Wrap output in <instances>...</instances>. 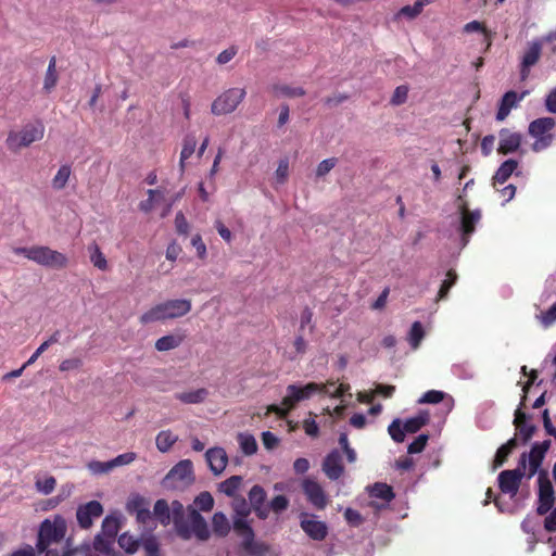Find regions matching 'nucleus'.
<instances>
[{"label": "nucleus", "instance_id": "1", "mask_svg": "<svg viewBox=\"0 0 556 556\" xmlns=\"http://www.w3.org/2000/svg\"><path fill=\"white\" fill-rule=\"evenodd\" d=\"M232 508L236 514L233 529L242 538V548L251 556H263L268 552L265 543L254 541V531L247 521L251 513V505L242 496H237L232 501Z\"/></svg>", "mask_w": 556, "mask_h": 556}, {"label": "nucleus", "instance_id": "2", "mask_svg": "<svg viewBox=\"0 0 556 556\" xmlns=\"http://www.w3.org/2000/svg\"><path fill=\"white\" fill-rule=\"evenodd\" d=\"M324 389L325 384L316 382H308L303 387L289 384L287 395L282 399V406L271 404L267 407V414L274 413L279 418H286L299 402L309 399L315 393H323Z\"/></svg>", "mask_w": 556, "mask_h": 556}, {"label": "nucleus", "instance_id": "3", "mask_svg": "<svg viewBox=\"0 0 556 556\" xmlns=\"http://www.w3.org/2000/svg\"><path fill=\"white\" fill-rule=\"evenodd\" d=\"M191 311V301L186 299L168 300L160 303L141 315V321H156L179 318Z\"/></svg>", "mask_w": 556, "mask_h": 556}, {"label": "nucleus", "instance_id": "4", "mask_svg": "<svg viewBox=\"0 0 556 556\" xmlns=\"http://www.w3.org/2000/svg\"><path fill=\"white\" fill-rule=\"evenodd\" d=\"M66 529V521L60 515H55L52 520L45 519L39 527L38 540L36 544L38 552L47 553V551H49L48 547L52 543L61 542L65 536Z\"/></svg>", "mask_w": 556, "mask_h": 556}, {"label": "nucleus", "instance_id": "5", "mask_svg": "<svg viewBox=\"0 0 556 556\" xmlns=\"http://www.w3.org/2000/svg\"><path fill=\"white\" fill-rule=\"evenodd\" d=\"M555 119L553 117H540L529 124L528 132L535 140L531 146L534 152H541L552 146L554 141Z\"/></svg>", "mask_w": 556, "mask_h": 556}, {"label": "nucleus", "instance_id": "6", "mask_svg": "<svg viewBox=\"0 0 556 556\" xmlns=\"http://www.w3.org/2000/svg\"><path fill=\"white\" fill-rule=\"evenodd\" d=\"M45 127L41 123L28 124L18 132H10L7 144L11 150H20L30 146L35 141L42 139Z\"/></svg>", "mask_w": 556, "mask_h": 556}, {"label": "nucleus", "instance_id": "7", "mask_svg": "<svg viewBox=\"0 0 556 556\" xmlns=\"http://www.w3.org/2000/svg\"><path fill=\"white\" fill-rule=\"evenodd\" d=\"M458 212L460 217V224L458 231L460 233V240L463 245H467L470 236L475 232L477 224L481 220L482 214L479 208L469 210L467 202L463 200V195H458Z\"/></svg>", "mask_w": 556, "mask_h": 556}, {"label": "nucleus", "instance_id": "8", "mask_svg": "<svg viewBox=\"0 0 556 556\" xmlns=\"http://www.w3.org/2000/svg\"><path fill=\"white\" fill-rule=\"evenodd\" d=\"M247 92L243 88H230L218 96L212 103L211 111L214 115L232 113L243 101Z\"/></svg>", "mask_w": 556, "mask_h": 556}, {"label": "nucleus", "instance_id": "9", "mask_svg": "<svg viewBox=\"0 0 556 556\" xmlns=\"http://www.w3.org/2000/svg\"><path fill=\"white\" fill-rule=\"evenodd\" d=\"M194 480L193 465L189 459L180 460L164 478V484L168 488L184 489Z\"/></svg>", "mask_w": 556, "mask_h": 556}, {"label": "nucleus", "instance_id": "10", "mask_svg": "<svg viewBox=\"0 0 556 556\" xmlns=\"http://www.w3.org/2000/svg\"><path fill=\"white\" fill-rule=\"evenodd\" d=\"M538 483L539 504L536 507V513L538 515L543 516L552 509L555 503L554 488L548 478L547 471L541 470L539 472Z\"/></svg>", "mask_w": 556, "mask_h": 556}, {"label": "nucleus", "instance_id": "11", "mask_svg": "<svg viewBox=\"0 0 556 556\" xmlns=\"http://www.w3.org/2000/svg\"><path fill=\"white\" fill-rule=\"evenodd\" d=\"M33 262L48 268L62 269L67 266L68 260L63 253L52 250L49 247L36 245Z\"/></svg>", "mask_w": 556, "mask_h": 556}, {"label": "nucleus", "instance_id": "12", "mask_svg": "<svg viewBox=\"0 0 556 556\" xmlns=\"http://www.w3.org/2000/svg\"><path fill=\"white\" fill-rule=\"evenodd\" d=\"M153 519H156L163 526L170 523L173 518L168 503L163 498L157 500L154 504L153 511H151L149 504L141 497V523L146 525Z\"/></svg>", "mask_w": 556, "mask_h": 556}, {"label": "nucleus", "instance_id": "13", "mask_svg": "<svg viewBox=\"0 0 556 556\" xmlns=\"http://www.w3.org/2000/svg\"><path fill=\"white\" fill-rule=\"evenodd\" d=\"M300 527L314 541H324L328 535L327 523L318 520L315 515L302 513L300 515Z\"/></svg>", "mask_w": 556, "mask_h": 556}, {"label": "nucleus", "instance_id": "14", "mask_svg": "<svg viewBox=\"0 0 556 556\" xmlns=\"http://www.w3.org/2000/svg\"><path fill=\"white\" fill-rule=\"evenodd\" d=\"M302 490L307 501L318 510L326 508L328 504L327 495L323 486L312 478H305L302 481Z\"/></svg>", "mask_w": 556, "mask_h": 556}, {"label": "nucleus", "instance_id": "15", "mask_svg": "<svg viewBox=\"0 0 556 556\" xmlns=\"http://www.w3.org/2000/svg\"><path fill=\"white\" fill-rule=\"evenodd\" d=\"M523 476L521 468L503 470L497 478L500 490L514 497L518 493Z\"/></svg>", "mask_w": 556, "mask_h": 556}, {"label": "nucleus", "instance_id": "16", "mask_svg": "<svg viewBox=\"0 0 556 556\" xmlns=\"http://www.w3.org/2000/svg\"><path fill=\"white\" fill-rule=\"evenodd\" d=\"M103 514V506L100 502L93 500L84 505H79L76 510L78 526L81 529H89L94 518H99Z\"/></svg>", "mask_w": 556, "mask_h": 556}, {"label": "nucleus", "instance_id": "17", "mask_svg": "<svg viewBox=\"0 0 556 556\" xmlns=\"http://www.w3.org/2000/svg\"><path fill=\"white\" fill-rule=\"evenodd\" d=\"M522 139L523 137L520 132L513 131L509 128H502L498 131V154L507 155L517 152L521 147Z\"/></svg>", "mask_w": 556, "mask_h": 556}, {"label": "nucleus", "instance_id": "18", "mask_svg": "<svg viewBox=\"0 0 556 556\" xmlns=\"http://www.w3.org/2000/svg\"><path fill=\"white\" fill-rule=\"evenodd\" d=\"M551 447V441L545 440L543 442H536L532 445L531 451L529 453V473L528 478H532L535 473L540 472L539 468L542 465V462L545 457V454Z\"/></svg>", "mask_w": 556, "mask_h": 556}, {"label": "nucleus", "instance_id": "19", "mask_svg": "<svg viewBox=\"0 0 556 556\" xmlns=\"http://www.w3.org/2000/svg\"><path fill=\"white\" fill-rule=\"evenodd\" d=\"M249 501L252 509L260 519H266L268 517L269 508L265 504L266 492L261 485L255 484L252 486L249 492Z\"/></svg>", "mask_w": 556, "mask_h": 556}, {"label": "nucleus", "instance_id": "20", "mask_svg": "<svg viewBox=\"0 0 556 556\" xmlns=\"http://www.w3.org/2000/svg\"><path fill=\"white\" fill-rule=\"evenodd\" d=\"M528 94V91H522L518 94L516 91L510 90L504 93L500 101L498 110L496 113V121L503 122L509 115L511 109L517 108L518 103Z\"/></svg>", "mask_w": 556, "mask_h": 556}, {"label": "nucleus", "instance_id": "21", "mask_svg": "<svg viewBox=\"0 0 556 556\" xmlns=\"http://www.w3.org/2000/svg\"><path fill=\"white\" fill-rule=\"evenodd\" d=\"M169 509L177 534L184 540L190 539L189 526L185 520L184 505L178 501H174Z\"/></svg>", "mask_w": 556, "mask_h": 556}, {"label": "nucleus", "instance_id": "22", "mask_svg": "<svg viewBox=\"0 0 556 556\" xmlns=\"http://www.w3.org/2000/svg\"><path fill=\"white\" fill-rule=\"evenodd\" d=\"M323 470L330 480H338L344 471L339 451H331L324 459Z\"/></svg>", "mask_w": 556, "mask_h": 556}, {"label": "nucleus", "instance_id": "23", "mask_svg": "<svg viewBox=\"0 0 556 556\" xmlns=\"http://www.w3.org/2000/svg\"><path fill=\"white\" fill-rule=\"evenodd\" d=\"M205 458L211 471L215 476L220 475L228 464V456L223 447L208 448L205 453Z\"/></svg>", "mask_w": 556, "mask_h": 556}, {"label": "nucleus", "instance_id": "24", "mask_svg": "<svg viewBox=\"0 0 556 556\" xmlns=\"http://www.w3.org/2000/svg\"><path fill=\"white\" fill-rule=\"evenodd\" d=\"M542 52V45L539 41H533L529 45L527 51L523 54L522 62H521V68H520V76L521 79L525 80L528 78L530 73V67L538 63L540 60Z\"/></svg>", "mask_w": 556, "mask_h": 556}, {"label": "nucleus", "instance_id": "25", "mask_svg": "<svg viewBox=\"0 0 556 556\" xmlns=\"http://www.w3.org/2000/svg\"><path fill=\"white\" fill-rule=\"evenodd\" d=\"M190 521V534L193 533L199 540L205 541L210 536V531L207 528V523L205 519L201 516V514L192 509L189 514Z\"/></svg>", "mask_w": 556, "mask_h": 556}, {"label": "nucleus", "instance_id": "26", "mask_svg": "<svg viewBox=\"0 0 556 556\" xmlns=\"http://www.w3.org/2000/svg\"><path fill=\"white\" fill-rule=\"evenodd\" d=\"M518 161L514 159H508L504 161L497 170L495 172L493 178H492V185L494 188H497L500 185H504L509 177L514 174V172L518 167Z\"/></svg>", "mask_w": 556, "mask_h": 556}, {"label": "nucleus", "instance_id": "27", "mask_svg": "<svg viewBox=\"0 0 556 556\" xmlns=\"http://www.w3.org/2000/svg\"><path fill=\"white\" fill-rule=\"evenodd\" d=\"M433 0H416L413 5H404L394 15V21L406 18L413 21L418 17L426 5L432 3Z\"/></svg>", "mask_w": 556, "mask_h": 556}, {"label": "nucleus", "instance_id": "28", "mask_svg": "<svg viewBox=\"0 0 556 556\" xmlns=\"http://www.w3.org/2000/svg\"><path fill=\"white\" fill-rule=\"evenodd\" d=\"M121 519L122 515L119 513L108 515L102 521L100 534L115 540L121 529Z\"/></svg>", "mask_w": 556, "mask_h": 556}, {"label": "nucleus", "instance_id": "29", "mask_svg": "<svg viewBox=\"0 0 556 556\" xmlns=\"http://www.w3.org/2000/svg\"><path fill=\"white\" fill-rule=\"evenodd\" d=\"M185 339V333L177 332L167 334L156 340L155 349L160 352L170 351L180 346Z\"/></svg>", "mask_w": 556, "mask_h": 556}, {"label": "nucleus", "instance_id": "30", "mask_svg": "<svg viewBox=\"0 0 556 556\" xmlns=\"http://www.w3.org/2000/svg\"><path fill=\"white\" fill-rule=\"evenodd\" d=\"M430 421V414L427 410H420L416 416L406 419L404 430L406 433L414 434L418 432L422 427L428 425Z\"/></svg>", "mask_w": 556, "mask_h": 556}, {"label": "nucleus", "instance_id": "31", "mask_svg": "<svg viewBox=\"0 0 556 556\" xmlns=\"http://www.w3.org/2000/svg\"><path fill=\"white\" fill-rule=\"evenodd\" d=\"M517 446L518 441L516 437L509 439L505 444L501 445L496 451L493 460V468L496 469L498 467H502Z\"/></svg>", "mask_w": 556, "mask_h": 556}, {"label": "nucleus", "instance_id": "32", "mask_svg": "<svg viewBox=\"0 0 556 556\" xmlns=\"http://www.w3.org/2000/svg\"><path fill=\"white\" fill-rule=\"evenodd\" d=\"M208 391L205 388H200L193 391H187L176 394V399L186 404H199L205 401Z\"/></svg>", "mask_w": 556, "mask_h": 556}, {"label": "nucleus", "instance_id": "33", "mask_svg": "<svg viewBox=\"0 0 556 556\" xmlns=\"http://www.w3.org/2000/svg\"><path fill=\"white\" fill-rule=\"evenodd\" d=\"M369 495L370 497L383 500L387 503L391 502L395 496L393 489L387 483L382 482L375 483L369 489Z\"/></svg>", "mask_w": 556, "mask_h": 556}, {"label": "nucleus", "instance_id": "34", "mask_svg": "<svg viewBox=\"0 0 556 556\" xmlns=\"http://www.w3.org/2000/svg\"><path fill=\"white\" fill-rule=\"evenodd\" d=\"M197 147V139L194 136L188 135L184 139L182 149L180 152V170L184 172L186 167V161L194 153Z\"/></svg>", "mask_w": 556, "mask_h": 556}, {"label": "nucleus", "instance_id": "35", "mask_svg": "<svg viewBox=\"0 0 556 556\" xmlns=\"http://www.w3.org/2000/svg\"><path fill=\"white\" fill-rule=\"evenodd\" d=\"M56 59L55 56H52L49 61V65L45 75L43 90L49 93L56 86Z\"/></svg>", "mask_w": 556, "mask_h": 556}, {"label": "nucleus", "instance_id": "36", "mask_svg": "<svg viewBox=\"0 0 556 556\" xmlns=\"http://www.w3.org/2000/svg\"><path fill=\"white\" fill-rule=\"evenodd\" d=\"M212 527L215 534L225 536L230 530V525L225 514L217 511L213 515Z\"/></svg>", "mask_w": 556, "mask_h": 556}, {"label": "nucleus", "instance_id": "37", "mask_svg": "<svg viewBox=\"0 0 556 556\" xmlns=\"http://www.w3.org/2000/svg\"><path fill=\"white\" fill-rule=\"evenodd\" d=\"M90 262L100 270H106L108 262L99 245L93 242L88 247Z\"/></svg>", "mask_w": 556, "mask_h": 556}, {"label": "nucleus", "instance_id": "38", "mask_svg": "<svg viewBox=\"0 0 556 556\" xmlns=\"http://www.w3.org/2000/svg\"><path fill=\"white\" fill-rule=\"evenodd\" d=\"M72 169L71 166L65 164L62 165L55 176L52 179V188L54 190H62L66 187L68 179L71 177Z\"/></svg>", "mask_w": 556, "mask_h": 556}, {"label": "nucleus", "instance_id": "39", "mask_svg": "<svg viewBox=\"0 0 556 556\" xmlns=\"http://www.w3.org/2000/svg\"><path fill=\"white\" fill-rule=\"evenodd\" d=\"M242 483L241 476H231L219 484V491L227 496L236 497V492L239 490Z\"/></svg>", "mask_w": 556, "mask_h": 556}, {"label": "nucleus", "instance_id": "40", "mask_svg": "<svg viewBox=\"0 0 556 556\" xmlns=\"http://www.w3.org/2000/svg\"><path fill=\"white\" fill-rule=\"evenodd\" d=\"M141 547L144 549L146 556H162L160 543L154 535H141Z\"/></svg>", "mask_w": 556, "mask_h": 556}, {"label": "nucleus", "instance_id": "41", "mask_svg": "<svg viewBox=\"0 0 556 556\" xmlns=\"http://www.w3.org/2000/svg\"><path fill=\"white\" fill-rule=\"evenodd\" d=\"M117 543L127 554H134L139 549V539L124 532L118 536Z\"/></svg>", "mask_w": 556, "mask_h": 556}, {"label": "nucleus", "instance_id": "42", "mask_svg": "<svg viewBox=\"0 0 556 556\" xmlns=\"http://www.w3.org/2000/svg\"><path fill=\"white\" fill-rule=\"evenodd\" d=\"M238 442L240 444V448L245 455H253L257 451V443L255 438L252 434L248 433H239Z\"/></svg>", "mask_w": 556, "mask_h": 556}, {"label": "nucleus", "instance_id": "43", "mask_svg": "<svg viewBox=\"0 0 556 556\" xmlns=\"http://www.w3.org/2000/svg\"><path fill=\"white\" fill-rule=\"evenodd\" d=\"M177 439V435H175L169 430L161 431L156 437V446L161 452H167L170 450Z\"/></svg>", "mask_w": 556, "mask_h": 556}, {"label": "nucleus", "instance_id": "44", "mask_svg": "<svg viewBox=\"0 0 556 556\" xmlns=\"http://www.w3.org/2000/svg\"><path fill=\"white\" fill-rule=\"evenodd\" d=\"M113 539L98 533L94 538L93 547L97 552H100L106 556H111L113 554Z\"/></svg>", "mask_w": 556, "mask_h": 556}, {"label": "nucleus", "instance_id": "45", "mask_svg": "<svg viewBox=\"0 0 556 556\" xmlns=\"http://www.w3.org/2000/svg\"><path fill=\"white\" fill-rule=\"evenodd\" d=\"M388 432L391 439L396 443H402L405 440L404 425L401 419L395 418L388 427Z\"/></svg>", "mask_w": 556, "mask_h": 556}, {"label": "nucleus", "instance_id": "46", "mask_svg": "<svg viewBox=\"0 0 556 556\" xmlns=\"http://www.w3.org/2000/svg\"><path fill=\"white\" fill-rule=\"evenodd\" d=\"M456 271L454 269H450L446 273V278L441 283L440 290L438 292V300H444L447 296L450 289L456 283Z\"/></svg>", "mask_w": 556, "mask_h": 556}, {"label": "nucleus", "instance_id": "47", "mask_svg": "<svg viewBox=\"0 0 556 556\" xmlns=\"http://www.w3.org/2000/svg\"><path fill=\"white\" fill-rule=\"evenodd\" d=\"M149 198L144 203H141V210L149 211L154 208L157 204L165 200L164 191L160 189L149 190Z\"/></svg>", "mask_w": 556, "mask_h": 556}, {"label": "nucleus", "instance_id": "48", "mask_svg": "<svg viewBox=\"0 0 556 556\" xmlns=\"http://www.w3.org/2000/svg\"><path fill=\"white\" fill-rule=\"evenodd\" d=\"M425 337L424 327L420 321H415L412 325L408 341L413 349H417Z\"/></svg>", "mask_w": 556, "mask_h": 556}, {"label": "nucleus", "instance_id": "49", "mask_svg": "<svg viewBox=\"0 0 556 556\" xmlns=\"http://www.w3.org/2000/svg\"><path fill=\"white\" fill-rule=\"evenodd\" d=\"M276 93H280L282 96L289 98L303 97L305 94V90L302 87H290L288 85H275L273 87Z\"/></svg>", "mask_w": 556, "mask_h": 556}, {"label": "nucleus", "instance_id": "50", "mask_svg": "<svg viewBox=\"0 0 556 556\" xmlns=\"http://www.w3.org/2000/svg\"><path fill=\"white\" fill-rule=\"evenodd\" d=\"M446 394L443 391L429 390L418 400L419 404H438L444 400Z\"/></svg>", "mask_w": 556, "mask_h": 556}, {"label": "nucleus", "instance_id": "51", "mask_svg": "<svg viewBox=\"0 0 556 556\" xmlns=\"http://www.w3.org/2000/svg\"><path fill=\"white\" fill-rule=\"evenodd\" d=\"M197 507L202 511H210L214 506V498L208 492L200 493L194 501Z\"/></svg>", "mask_w": 556, "mask_h": 556}, {"label": "nucleus", "instance_id": "52", "mask_svg": "<svg viewBox=\"0 0 556 556\" xmlns=\"http://www.w3.org/2000/svg\"><path fill=\"white\" fill-rule=\"evenodd\" d=\"M267 506L269 511L273 510L274 513L279 514L288 508L289 500L286 495H276Z\"/></svg>", "mask_w": 556, "mask_h": 556}, {"label": "nucleus", "instance_id": "53", "mask_svg": "<svg viewBox=\"0 0 556 556\" xmlns=\"http://www.w3.org/2000/svg\"><path fill=\"white\" fill-rule=\"evenodd\" d=\"M429 440V435L428 434H419L407 447V452L408 454H418V453H421L426 445H427V442Z\"/></svg>", "mask_w": 556, "mask_h": 556}, {"label": "nucleus", "instance_id": "54", "mask_svg": "<svg viewBox=\"0 0 556 556\" xmlns=\"http://www.w3.org/2000/svg\"><path fill=\"white\" fill-rule=\"evenodd\" d=\"M88 468L94 475L106 473L114 469L111 460H108V462L92 460L88 464Z\"/></svg>", "mask_w": 556, "mask_h": 556}, {"label": "nucleus", "instance_id": "55", "mask_svg": "<svg viewBox=\"0 0 556 556\" xmlns=\"http://www.w3.org/2000/svg\"><path fill=\"white\" fill-rule=\"evenodd\" d=\"M408 97V87L405 85L397 86L392 94L391 104L401 105L406 102Z\"/></svg>", "mask_w": 556, "mask_h": 556}, {"label": "nucleus", "instance_id": "56", "mask_svg": "<svg viewBox=\"0 0 556 556\" xmlns=\"http://www.w3.org/2000/svg\"><path fill=\"white\" fill-rule=\"evenodd\" d=\"M175 228L178 235L187 236L190 230V225L182 212H178L175 216Z\"/></svg>", "mask_w": 556, "mask_h": 556}, {"label": "nucleus", "instance_id": "57", "mask_svg": "<svg viewBox=\"0 0 556 556\" xmlns=\"http://www.w3.org/2000/svg\"><path fill=\"white\" fill-rule=\"evenodd\" d=\"M541 324L547 328L556 321V302L546 311L536 316Z\"/></svg>", "mask_w": 556, "mask_h": 556}, {"label": "nucleus", "instance_id": "58", "mask_svg": "<svg viewBox=\"0 0 556 556\" xmlns=\"http://www.w3.org/2000/svg\"><path fill=\"white\" fill-rule=\"evenodd\" d=\"M337 162L338 160L336 157H330L321 161L316 168V176H326L337 165Z\"/></svg>", "mask_w": 556, "mask_h": 556}, {"label": "nucleus", "instance_id": "59", "mask_svg": "<svg viewBox=\"0 0 556 556\" xmlns=\"http://www.w3.org/2000/svg\"><path fill=\"white\" fill-rule=\"evenodd\" d=\"M55 484L56 480L53 477H48L45 480H38L36 482V488L42 494L48 495L54 490Z\"/></svg>", "mask_w": 556, "mask_h": 556}, {"label": "nucleus", "instance_id": "60", "mask_svg": "<svg viewBox=\"0 0 556 556\" xmlns=\"http://www.w3.org/2000/svg\"><path fill=\"white\" fill-rule=\"evenodd\" d=\"M516 435H520L523 443H527L535 433L536 427L534 425H521L516 428Z\"/></svg>", "mask_w": 556, "mask_h": 556}, {"label": "nucleus", "instance_id": "61", "mask_svg": "<svg viewBox=\"0 0 556 556\" xmlns=\"http://www.w3.org/2000/svg\"><path fill=\"white\" fill-rule=\"evenodd\" d=\"M191 245L197 251V256L200 258V260H204L206 258V245L205 243L203 242L202 240V237L200 233H197L194 235L192 238H191Z\"/></svg>", "mask_w": 556, "mask_h": 556}, {"label": "nucleus", "instance_id": "62", "mask_svg": "<svg viewBox=\"0 0 556 556\" xmlns=\"http://www.w3.org/2000/svg\"><path fill=\"white\" fill-rule=\"evenodd\" d=\"M136 458H137L136 453L128 452V453H124V454L116 456L115 458L111 459V462H112L113 468H116L119 466L128 465V464L132 463Z\"/></svg>", "mask_w": 556, "mask_h": 556}, {"label": "nucleus", "instance_id": "63", "mask_svg": "<svg viewBox=\"0 0 556 556\" xmlns=\"http://www.w3.org/2000/svg\"><path fill=\"white\" fill-rule=\"evenodd\" d=\"M289 175V162L288 160H281L276 169V179L278 184H285Z\"/></svg>", "mask_w": 556, "mask_h": 556}, {"label": "nucleus", "instance_id": "64", "mask_svg": "<svg viewBox=\"0 0 556 556\" xmlns=\"http://www.w3.org/2000/svg\"><path fill=\"white\" fill-rule=\"evenodd\" d=\"M237 52H238L237 47L231 46L230 48H228V49H226V50L222 51V52L217 55V58H216V62H217L218 64H220V65L226 64V63L230 62V61L235 58V55L237 54Z\"/></svg>", "mask_w": 556, "mask_h": 556}]
</instances>
